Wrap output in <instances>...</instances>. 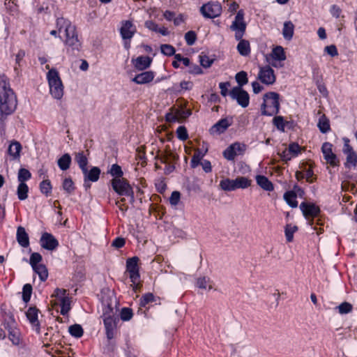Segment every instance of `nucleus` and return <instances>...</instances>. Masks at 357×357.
I'll return each instance as SVG.
<instances>
[{
  "label": "nucleus",
  "mask_w": 357,
  "mask_h": 357,
  "mask_svg": "<svg viewBox=\"0 0 357 357\" xmlns=\"http://www.w3.org/2000/svg\"><path fill=\"white\" fill-rule=\"evenodd\" d=\"M56 24L59 33L62 31L65 33L64 43L68 47L67 52L73 54L75 51H79L81 43L78 39L75 26L63 17L58 18Z\"/></svg>",
  "instance_id": "obj_1"
},
{
  "label": "nucleus",
  "mask_w": 357,
  "mask_h": 357,
  "mask_svg": "<svg viewBox=\"0 0 357 357\" xmlns=\"http://www.w3.org/2000/svg\"><path fill=\"white\" fill-rule=\"evenodd\" d=\"M17 106L16 97L4 77L0 76V113L1 115L12 114Z\"/></svg>",
  "instance_id": "obj_2"
},
{
  "label": "nucleus",
  "mask_w": 357,
  "mask_h": 357,
  "mask_svg": "<svg viewBox=\"0 0 357 357\" xmlns=\"http://www.w3.org/2000/svg\"><path fill=\"white\" fill-rule=\"evenodd\" d=\"M51 305L53 308L60 307V313L67 315L71 309V298L65 289L56 288L51 296Z\"/></svg>",
  "instance_id": "obj_3"
},
{
  "label": "nucleus",
  "mask_w": 357,
  "mask_h": 357,
  "mask_svg": "<svg viewBox=\"0 0 357 357\" xmlns=\"http://www.w3.org/2000/svg\"><path fill=\"white\" fill-rule=\"evenodd\" d=\"M46 68L49 69L47 73V79L50 88V93L54 98L60 100L64 93V86L59 72L54 68L50 69L49 65L46 66Z\"/></svg>",
  "instance_id": "obj_4"
},
{
  "label": "nucleus",
  "mask_w": 357,
  "mask_h": 357,
  "mask_svg": "<svg viewBox=\"0 0 357 357\" xmlns=\"http://www.w3.org/2000/svg\"><path fill=\"white\" fill-rule=\"evenodd\" d=\"M280 95L273 91L266 93L263 97V103L261 105V114L265 116L277 114L280 110Z\"/></svg>",
  "instance_id": "obj_5"
},
{
  "label": "nucleus",
  "mask_w": 357,
  "mask_h": 357,
  "mask_svg": "<svg viewBox=\"0 0 357 357\" xmlns=\"http://www.w3.org/2000/svg\"><path fill=\"white\" fill-rule=\"evenodd\" d=\"M251 185V181L246 177L238 176L235 179L224 178L220 182V188L225 191H234L236 189H244Z\"/></svg>",
  "instance_id": "obj_6"
},
{
  "label": "nucleus",
  "mask_w": 357,
  "mask_h": 357,
  "mask_svg": "<svg viewBox=\"0 0 357 357\" xmlns=\"http://www.w3.org/2000/svg\"><path fill=\"white\" fill-rule=\"evenodd\" d=\"M111 184L113 190L121 196L130 197L131 199H134V192L132 188L129 184L127 179L122 178H112Z\"/></svg>",
  "instance_id": "obj_7"
},
{
  "label": "nucleus",
  "mask_w": 357,
  "mask_h": 357,
  "mask_svg": "<svg viewBox=\"0 0 357 357\" xmlns=\"http://www.w3.org/2000/svg\"><path fill=\"white\" fill-rule=\"evenodd\" d=\"M244 16L245 13L243 10H239L230 26L231 30L235 32L236 40L243 38L245 33L247 24L245 22Z\"/></svg>",
  "instance_id": "obj_8"
},
{
  "label": "nucleus",
  "mask_w": 357,
  "mask_h": 357,
  "mask_svg": "<svg viewBox=\"0 0 357 357\" xmlns=\"http://www.w3.org/2000/svg\"><path fill=\"white\" fill-rule=\"evenodd\" d=\"M200 12L206 18H215L221 15L222 6L218 2H208L200 8Z\"/></svg>",
  "instance_id": "obj_9"
},
{
  "label": "nucleus",
  "mask_w": 357,
  "mask_h": 357,
  "mask_svg": "<svg viewBox=\"0 0 357 357\" xmlns=\"http://www.w3.org/2000/svg\"><path fill=\"white\" fill-rule=\"evenodd\" d=\"M344 146L342 151L346 155L345 165L347 167H356L357 165V153L349 144L348 138H343Z\"/></svg>",
  "instance_id": "obj_10"
},
{
  "label": "nucleus",
  "mask_w": 357,
  "mask_h": 357,
  "mask_svg": "<svg viewBox=\"0 0 357 357\" xmlns=\"http://www.w3.org/2000/svg\"><path fill=\"white\" fill-rule=\"evenodd\" d=\"M257 79L264 84L271 85L275 82L274 70L268 66L260 67Z\"/></svg>",
  "instance_id": "obj_11"
},
{
  "label": "nucleus",
  "mask_w": 357,
  "mask_h": 357,
  "mask_svg": "<svg viewBox=\"0 0 357 357\" xmlns=\"http://www.w3.org/2000/svg\"><path fill=\"white\" fill-rule=\"evenodd\" d=\"M321 152L324 160L328 164L333 167L339 165V160L333 151V144L330 142H324L321 146Z\"/></svg>",
  "instance_id": "obj_12"
},
{
  "label": "nucleus",
  "mask_w": 357,
  "mask_h": 357,
  "mask_svg": "<svg viewBox=\"0 0 357 357\" xmlns=\"http://www.w3.org/2000/svg\"><path fill=\"white\" fill-rule=\"evenodd\" d=\"M231 97L236 100L238 105L242 107H246L250 102V96L247 91L241 87H234L230 91Z\"/></svg>",
  "instance_id": "obj_13"
},
{
  "label": "nucleus",
  "mask_w": 357,
  "mask_h": 357,
  "mask_svg": "<svg viewBox=\"0 0 357 357\" xmlns=\"http://www.w3.org/2000/svg\"><path fill=\"white\" fill-rule=\"evenodd\" d=\"M245 150V145L238 142L228 146L223 152L224 157L228 160H233L236 156L242 154Z\"/></svg>",
  "instance_id": "obj_14"
},
{
  "label": "nucleus",
  "mask_w": 357,
  "mask_h": 357,
  "mask_svg": "<svg viewBox=\"0 0 357 357\" xmlns=\"http://www.w3.org/2000/svg\"><path fill=\"white\" fill-rule=\"evenodd\" d=\"M303 190L298 185H294L293 190L287 191L284 195V199L292 208L298 206L297 195L302 196Z\"/></svg>",
  "instance_id": "obj_15"
},
{
  "label": "nucleus",
  "mask_w": 357,
  "mask_h": 357,
  "mask_svg": "<svg viewBox=\"0 0 357 357\" xmlns=\"http://www.w3.org/2000/svg\"><path fill=\"white\" fill-rule=\"evenodd\" d=\"M40 242V245L48 250H54L59 245L58 241L51 234L47 232L43 234Z\"/></svg>",
  "instance_id": "obj_16"
},
{
  "label": "nucleus",
  "mask_w": 357,
  "mask_h": 357,
  "mask_svg": "<svg viewBox=\"0 0 357 357\" xmlns=\"http://www.w3.org/2000/svg\"><path fill=\"white\" fill-rule=\"evenodd\" d=\"M191 114L190 109H174L171 113L167 114V120L169 121H181L188 118Z\"/></svg>",
  "instance_id": "obj_17"
},
{
  "label": "nucleus",
  "mask_w": 357,
  "mask_h": 357,
  "mask_svg": "<svg viewBox=\"0 0 357 357\" xmlns=\"http://www.w3.org/2000/svg\"><path fill=\"white\" fill-rule=\"evenodd\" d=\"M82 173L84 176V185L86 188H89L90 184L88 183V181L96 182L99 179L100 169L97 167H93L89 171L86 167L84 170H82Z\"/></svg>",
  "instance_id": "obj_18"
},
{
  "label": "nucleus",
  "mask_w": 357,
  "mask_h": 357,
  "mask_svg": "<svg viewBox=\"0 0 357 357\" xmlns=\"http://www.w3.org/2000/svg\"><path fill=\"white\" fill-rule=\"evenodd\" d=\"M22 151V145L16 140L10 142L8 150L7 155L10 160H18L20 158V153Z\"/></svg>",
  "instance_id": "obj_19"
},
{
  "label": "nucleus",
  "mask_w": 357,
  "mask_h": 357,
  "mask_svg": "<svg viewBox=\"0 0 357 357\" xmlns=\"http://www.w3.org/2000/svg\"><path fill=\"white\" fill-rule=\"evenodd\" d=\"M300 208L302 211L303 215L307 219L313 218L319 213V208L318 206L312 204L302 202L300 205Z\"/></svg>",
  "instance_id": "obj_20"
},
{
  "label": "nucleus",
  "mask_w": 357,
  "mask_h": 357,
  "mask_svg": "<svg viewBox=\"0 0 357 357\" xmlns=\"http://www.w3.org/2000/svg\"><path fill=\"white\" fill-rule=\"evenodd\" d=\"M126 273L128 274L131 282L130 287L132 288V290L135 292L139 291L142 287L139 270L126 271Z\"/></svg>",
  "instance_id": "obj_21"
},
{
  "label": "nucleus",
  "mask_w": 357,
  "mask_h": 357,
  "mask_svg": "<svg viewBox=\"0 0 357 357\" xmlns=\"http://www.w3.org/2000/svg\"><path fill=\"white\" fill-rule=\"evenodd\" d=\"M116 317L112 316L105 317L104 318V325L106 330V334L108 339L111 340L114 337V330L116 326Z\"/></svg>",
  "instance_id": "obj_22"
},
{
  "label": "nucleus",
  "mask_w": 357,
  "mask_h": 357,
  "mask_svg": "<svg viewBox=\"0 0 357 357\" xmlns=\"http://www.w3.org/2000/svg\"><path fill=\"white\" fill-rule=\"evenodd\" d=\"M121 35L123 39H130L136 32V27L130 21H125L122 23Z\"/></svg>",
  "instance_id": "obj_23"
},
{
  "label": "nucleus",
  "mask_w": 357,
  "mask_h": 357,
  "mask_svg": "<svg viewBox=\"0 0 357 357\" xmlns=\"http://www.w3.org/2000/svg\"><path fill=\"white\" fill-rule=\"evenodd\" d=\"M132 61L135 68L138 70H144L151 66L152 59L147 56H141L132 59Z\"/></svg>",
  "instance_id": "obj_24"
},
{
  "label": "nucleus",
  "mask_w": 357,
  "mask_h": 357,
  "mask_svg": "<svg viewBox=\"0 0 357 357\" xmlns=\"http://www.w3.org/2000/svg\"><path fill=\"white\" fill-rule=\"evenodd\" d=\"M155 74L152 71H145L140 74L137 75L133 79L132 82L137 84H145L153 81Z\"/></svg>",
  "instance_id": "obj_25"
},
{
  "label": "nucleus",
  "mask_w": 357,
  "mask_h": 357,
  "mask_svg": "<svg viewBox=\"0 0 357 357\" xmlns=\"http://www.w3.org/2000/svg\"><path fill=\"white\" fill-rule=\"evenodd\" d=\"M17 241L18 243L24 247L26 248L29 245V238L25 229L23 227H18L17 229Z\"/></svg>",
  "instance_id": "obj_26"
},
{
  "label": "nucleus",
  "mask_w": 357,
  "mask_h": 357,
  "mask_svg": "<svg viewBox=\"0 0 357 357\" xmlns=\"http://www.w3.org/2000/svg\"><path fill=\"white\" fill-rule=\"evenodd\" d=\"M231 123L227 119H222L218 121L211 129L212 133H222L225 132Z\"/></svg>",
  "instance_id": "obj_27"
},
{
  "label": "nucleus",
  "mask_w": 357,
  "mask_h": 357,
  "mask_svg": "<svg viewBox=\"0 0 357 357\" xmlns=\"http://www.w3.org/2000/svg\"><path fill=\"white\" fill-rule=\"evenodd\" d=\"M26 316L29 319V322L32 324V326H36L38 328L39 327V321L38 319V310L34 307H29L26 312Z\"/></svg>",
  "instance_id": "obj_28"
},
{
  "label": "nucleus",
  "mask_w": 357,
  "mask_h": 357,
  "mask_svg": "<svg viewBox=\"0 0 357 357\" xmlns=\"http://www.w3.org/2000/svg\"><path fill=\"white\" fill-rule=\"evenodd\" d=\"M256 181L257 185L264 190L272 191L273 190V183L265 176L257 175L256 176Z\"/></svg>",
  "instance_id": "obj_29"
},
{
  "label": "nucleus",
  "mask_w": 357,
  "mask_h": 357,
  "mask_svg": "<svg viewBox=\"0 0 357 357\" xmlns=\"http://www.w3.org/2000/svg\"><path fill=\"white\" fill-rule=\"evenodd\" d=\"M294 33V25L291 21L284 22L282 29V36L285 40H290L293 38Z\"/></svg>",
  "instance_id": "obj_30"
},
{
  "label": "nucleus",
  "mask_w": 357,
  "mask_h": 357,
  "mask_svg": "<svg viewBox=\"0 0 357 357\" xmlns=\"http://www.w3.org/2000/svg\"><path fill=\"white\" fill-rule=\"evenodd\" d=\"M87 155L88 153L86 154L84 151H79L75 153V161L77 163L82 171L84 170V169L87 167Z\"/></svg>",
  "instance_id": "obj_31"
},
{
  "label": "nucleus",
  "mask_w": 357,
  "mask_h": 357,
  "mask_svg": "<svg viewBox=\"0 0 357 357\" xmlns=\"http://www.w3.org/2000/svg\"><path fill=\"white\" fill-rule=\"evenodd\" d=\"M239 43L237 45V50L242 56H248L250 52V43L243 39L238 40Z\"/></svg>",
  "instance_id": "obj_32"
},
{
  "label": "nucleus",
  "mask_w": 357,
  "mask_h": 357,
  "mask_svg": "<svg viewBox=\"0 0 357 357\" xmlns=\"http://www.w3.org/2000/svg\"><path fill=\"white\" fill-rule=\"evenodd\" d=\"M58 166L63 170H67L69 169L71 163V157L68 153H65L58 160Z\"/></svg>",
  "instance_id": "obj_33"
},
{
  "label": "nucleus",
  "mask_w": 357,
  "mask_h": 357,
  "mask_svg": "<svg viewBox=\"0 0 357 357\" xmlns=\"http://www.w3.org/2000/svg\"><path fill=\"white\" fill-rule=\"evenodd\" d=\"M32 268L34 272L38 275L41 281L44 282L47 279L48 272L45 265L40 264Z\"/></svg>",
  "instance_id": "obj_34"
},
{
  "label": "nucleus",
  "mask_w": 357,
  "mask_h": 357,
  "mask_svg": "<svg viewBox=\"0 0 357 357\" xmlns=\"http://www.w3.org/2000/svg\"><path fill=\"white\" fill-rule=\"evenodd\" d=\"M271 56L273 59L277 61H284L286 59V55L284 50V48L281 46H277L276 47L273 48Z\"/></svg>",
  "instance_id": "obj_35"
},
{
  "label": "nucleus",
  "mask_w": 357,
  "mask_h": 357,
  "mask_svg": "<svg viewBox=\"0 0 357 357\" xmlns=\"http://www.w3.org/2000/svg\"><path fill=\"white\" fill-rule=\"evenodd\" d=\"M197 286L203 289L211 290L213 289L212 282L209 278L203 277L197 279Z\"/></svg>",
  "instance_id": "obj_36"
},
{
  "label": "nucleus",
  "mask_w": 357,
  "mask_h": 357,
  "mask_svg": "<svg viewBox=\"0 0 357 357\" xmlns=\"http://www.w3.org/2000/svg\"><path fill=\"white\" fill-rule=\"evenodd\" d=\"M317 126L322 133H326L330 130L329 121L325 115L319 118Z\"/></svg>",
  "instance_id": "obj_37"
},
{
  "label": "nucleus",
  "mask_w": 357,
  "mask_h": 357,
  "mask_svg": "<svg viewBox=\"0 0 357 357\" xmlns=\"http://www.w3.org/2000/svg\"><path fill=\"white\" fill-rule=\"evenodd\" d=\"M29 188L25 183H20L17 187V194L18 199L24 200L28 197Z\"/></svg>",
  "instance_id": "obj_38"
},
{
  "label": "nucleus",
  "mask_w": 357,
  "mask_h": 357,
  "mask_svg": "<svg viewBox=\"0 0 357 357\" xmlns=\"http://www.w3.org/2000/svg\"><path fill=\"white\" fill-rule=\"evenodd\" d=\"M68 331L72 336L76 338L81 337L84 333L82 327L77 324L70 326L68 328Z\"/></svg>",
  "instance_id": "obj_39"
},
{
  "label": "nucleus",
  "mask_w": 357,
  "mask_h": 357,
  "mask_svg": "<svg viewBox=\"0 0 357 357\" xmlns=\"http://www.w3.org/2000/svg\"><path fill=\"white\" fill-rule=\"evenodd\" d=\"M139 259L137 257L128 258L126 261V271L139 270L138 262Z\"/></svg>",
  "instance_id": "obj_40"
},
{
  "label": "nucleus",
  "mask_w": 357,
  "mask_h": 357,
  "mask_svg": "<svg viewBox=\"0 0 357 357\" xmlns=\"http://www.w3.org/2000/svg\"><path fill=\"white\" fill-rule=\"evenodd\" d=\"M108 173L110 174L112 176H114V178H123V171L121 169V167L117 164L112 165Z\"/></svg>",
  "instance_id": "obj_41"
},
{
  "label": "nucleus",
  "mask_w": 357,
  "mask_h": 357,
  "mask_svg": "<svg viewBox=\"0 0 357 357\" xmlns=\"http://www.w3.org/2000/svg\"><path fill=\"white\" fill-rule=\"evenodd\" d=\"M177 159L178 156L171 151H166L165 154L160 158V160L163 163H171Z\"/></svg>",
  "instance_id": "obj_42"
},
{
  "label": "nucleus",
  "mask_w": 357,
  "mask_h": 357,
  "mask_svg": "<svg viewBox=\"0 0 357 357\" xmlns=\"http://www.w3.org/2000/svg\"><path fill=\"white\" fill-rule=\"evenodd\" d=\"M31 176L30 172L24 168H21L19 170L17 178L20 183H24L28 181Z\"/></svg>",
  "instance_id": "obj_43"
},
{
  "label": "nucleus",
  "mask_w": 357,
  "mask_h": 357,
  "mask_svg": "<svg viewBox=\"0 0 357 357\" xmlns=\"http://www.w3.org/2000/svg\"><path fill=\"white\" fill-rule=\"evenodd\" d=\"M341 314H348L353 310V305L348 302H343L336 307Z\"/></svg>",
  "instance_id": "obj_44"
},
{
  "label": "nucleus",
  "mask_w": 357,
  "mask_h": 357,
  "mask_svg": "<svg viewBox=\"0 0 357 357\" xmlns=\"http://www.w3.org/2000/svg\"><path fill=\"white\" fill-rule=\"evenodd\" d=\"M236 80L239 86H243L246 84L248 82L247 73L245 71H241L236 75Z\"/></svg>",
  "instance_id": "obj_45"
},
{
  "label": "nucleus",
  "mask_w": 357,
  "mask_h": 357,
  "mask_svg": "<svg viewBox=\"0 0 357 357\" xmlns=\"http://www.w3.org/2000/svg\"><path fill=\"white\" fill-rule=\"evenodd\" d=\"M63 189L68 194H71L74 190V183L71 178H66L63 181Z\"/></svg>",
  "instance_id": "obj_46"
},
{
  "label": "nucleus",
  "mask_w": 357,
  "mask_h": 357,
  "mask_svg": "<svg viewBox=\"0 0 357 357\" xmlns=\"http://www.w3.org/2000/svg\"><path fill=\"white\" fill-rule=\"evenodd\" d=\"M297 230L296 226L288 225L285 227V236L288 242H291L294 238V234Z\"/></svg>",
  "instance_id": "obj_47"
},
{
  "label": "nucleus",
  "mask_w": 357,
  "mask_h": 357,
  "mask_svg": "<svg viewBox=\"0 0 357 357\" xmlns=\"http://www.w3.org/2000/svg\"><path fill=\"white\" fill-rule=\"evenodd\" d=\"M32 292V287L29 284H26L23 287L22 298L25 303L29 301Z\"/></svg>",
  "instance_id": "obj_48"
},
{
  "label": "nucleus",
  "mask_w": 357,
  "mask_h": 357,
  "mask_svg": "<svg viewBox=\"0 0 357 357\" xmlns=\"http://www.w3.org/2000/svg\"><path fill=\"white\" fill-rule=\"evenodd\" d=\"M273 123L278 130L281 131L284 130L286 122L284 121L282 116H278L274 117L273 119Z\"/></svg>",
  "instance_id": "obj_49"
},
{
  "label": "nucleus",
  "mask_w": 357,
  "mask_h": 357,
  "mask_svg": "<svg viewBox=\"0 0 357 357\" xmlns=\"http://www.w3.org/2000/svg\"><path fill=\"white\" fill-rule=\"evenodd\" d=\"M40 189L42 193L47 195L52 190V185L50 180H44L40 184Z\"/></svg>",
  "instance_id": "obj_50"
},
{
  "label": "nucleus",
  "mask_w": 357,
  "mask_h": 357,
  "mask_svg": "<svg viewBox=\"0 0 357 357\" xmlns=\"http://www.w3.org/2000/svg\"><path fill=\"white\" fill-rule=\"evenodd\" d=\"M161 52L166 56H172L175 53V48L168 44H164L160 46Z\"/></svg>",
  "instance_id": "obj_51"
},
{
  "label": "nucleus",
  "mask_w": 357,
  "mask_h": 357,
  "mask_svg": "<svg viewBox=\"0 0 357 357\" xmlns=\"http://www.w3.org/2000/svg\"><path fill=\"white\" fill-rule=\"evenodd\" d=\"M41 261H42V256L40 254H39L38 252H33L31 254V255L30 257V264H31V267L42 264L40 263Z\"/></svg>",
  "instance_id": "obj_52"
},
{
  "label": "nucleus",
  "mask_w": 357,
  "mask_h": 357,
  "mask_svg": "<svg viewBox=\"0 0 357 357\" xmlns=\"http://www.w3.org/2000/svg\"><path fill=\"white\" fill-rule=\"evenodd\" d=\"M197 39V35L195 31H190L185 34V40L188 45H192Z\"/></svg>",
  "instance_id": "obj_53"
},
{
  "label": "nucleus",
  "mask_w": 357,
  "mask_h": 357,
  "mask_svg": "<svg viewBox=\"0 0 357 357\" xmlns=\"http://www.w3.org/2000/svg\"><path fill=\"white\" fill-rule=\"evenodd\" d=\"M199 62L204 68H209L213 63V60L206 54H201L199 55Z\"/></svg>",
  "instance_id": "obj_54"
},
{
  "label": "nucleus",
  "mask_w": 357,
  "mask_h": 357,
  "mask_svg": "<svg viewBox=\"0 0 357 357\" xmlns=\"http://www.w3.org/2000/svg\"><path fill=\"white\" fill-rule=\"evenodd\" d=\"M132 317V312L130 308L124 307L121 312V318L123 321H129Z\"/></svg>",
  "instance_id": "obj_55"
},
{
  "label": "nucleus",
  "mask_w": 357,
  "mask_h": 357,
  "mask_svg": "<svg viewBox=\"0 0 357 357\" xmlns=\"http://www.w3.org/2000/svg\"><path fill=\"white\" fill-rule=\"evenodd\" d=\"M300 146L298 144L292 143L289 144V148L287 149L288 151H289V153L293 157H296L298 155V154L300 153Z\"/></svg>",
  "instance_id": "obj_56"
},
{
  "label": "nucleus",
  "mask_w": 357,
  "mask_h": 357,
  "mask_svg": "<svg viewBox=\"0 0 357 357\" xmlns=\"http://www.w3.org/2000/svg\"><path fill=\"white\" fill-rule=\"evenodd\" d=\"M154 300V296L151 293H147L142 296L141 301H140V305L142 306H145L146 304L149 303L150 302L153 301Z\"/></svg>",
  "instance_id": "obj_57"
},
{
  "label": "nucleus",
  "mask_w": 357,
  "mask_h": 357,
  "mask_svg": "<svg viewBox=\"0 0 357 357\" xmlns=\"http://www.w3.org/2000/svg\"><path fill=\"white\" fill-rule=\"evenodd\" d=\"M178 138L181 140H185L188 135L185 127L179 126L176 130Z\"/></svg>",
  "instance_id": "obj_58"
},
{
  "label": "nucleus",
  "mask_w": 357,
  "mask_h": 357,
  "mask_svg": "<svg viewBox=\"0 0 357 357\" xmlns=\"http://www.w3.org/2000/svg\"><path fill=\"white\" fill-rule=\"evenodd\" d=\"M303 173L305 176V178L307 182L312 183L313 181V171L310 167H308L307 168L306 166H305L303 169Z\"/></svg>",
  "instance_id": "obj_59"
},
{
  "label": "nucleus",
  "mask_w": 357,
  "mask_h": 357,
  "mask_svg": "<svg viewBox=\"0 0 357 357\" xmlns=\"http://www.w3.org/2000/svg\"><path fill=\"white\" fill-rule=\"evenodd\" d=\"M181 198V194L178 191H174L169 198V202L172 205L176 206L178 204Z\"/></svg>",
  "instance_id": "obj_60"
},
{
  "label": "nucleus",
  "mask_w": 357,
  "mask_h": 357,
  "mask_svg": "<svg viewBox=\"0 0 357 357\" xmlns=\"http://www.w3.org/2000/svg\"><path fill=\"white\" fill-rule=\"evenodd\" d=\"M324 51L331 56H335L338 55L337 47L334 45L326 46L324 48Z\"/></svg>",
  "instance_id": "obj_61"
},
{
  "label": "nucleus",
  "mask_w": 357,
  "mask_h": 357,
  "mask_svg": "<svg viewBox=\"0 0 357 357\" xmlns=\"http://www.w3.org/2000/svg\"><path fill=\"white\" fill-rule=\"evenodd\" d=\"M126 241L123 238L118 237L115 238L112 243V245L116 248H121L124 246Z\"/></svg>",
  "instance_id": "obj_62"
},
{
  "label": "nucleus",
  "mask_w": 357,
  "mask_h": 357,
  "mask_svg": "<svg viewBox=\"0 0 357 357\" xmlns=\"http://www.w3.org/2000/svg\"><path fill=\"white\" fill-rule=\"evenodd\" d=\"M200 165L205 172L208 173L211 172L212 167L210 161L204 160L201 162Z\"/></svg>",
  "instance_id": "obj_63"
},
{
  "label": "nucleus",
  "mask_w": 357,
  "mask_h": 357,
  "mask_svg": "<svg viewBox=\"0 0 357 357\" xmlns=\"http://www.w3.org/2000/svg\"><path fill=\"white\" fill-rule=\"evenodd\" d=\"M341 13V9L336 5H333L331 8V15L336 18L340 16Z\"/></svg>",
  "instance_id": "obj_64"
}]
</instances>
